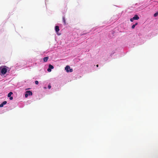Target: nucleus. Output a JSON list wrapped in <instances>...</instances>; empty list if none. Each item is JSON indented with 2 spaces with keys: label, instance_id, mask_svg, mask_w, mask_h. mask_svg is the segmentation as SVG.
Wrapping results in <instances>:
<instances>
[{
  "label": "nucleus",
  "instance_id": "f3484780",
  "mask_svg": "<svg viewBox=\"0 0 158 158\" xmlns=\"http://www.w3.org/2000/svg\"><path fill=\"white\" fill-rule=\"evenodd\" d=\"M134 19H133V18H131L130 19V21L131 22H132L133 21V20H134Z\"/></svg>",
  "mask_w": 158,
  "mask_h": 158
},
{
  "label": "nucleus",
  "instance_id": "0eeeda50",
  "mask_svg": "<svg viewBox=\"0 0 158 158\" xmlns=\"http://www.w3.org/2000/svg\"><path fill=\"white\" fill-rule=\"evenodd\" d=\"M48 56H47V57H44V61L45 62H46L48 60Z\"/></svg>",
  "mask_w": 158,
  "mask_h": 158
},
{
  "label": "nucleus",
  "instance_id": "6ab92c4d",
  "mask_svg": "<svg viewBox=\"0 0 158 158\" xmlns=\"http://www.w3.org/2000/svg\"><path fill=\"white\" fill-rule=\"evenodd\" d=\"M13 99V98L12 97H10V100H12Z\"/></svg>",
  "mask_w": 158,
  "mask_h": 158
},
{
  "label": "nucleus",
  "instance_id": "39448f33",
  "mask_svg": "<svg viewBox=\"0 0 158 158\" xmlns=\"http://www.w3.org/2000/svg\"><path fill=\"white\" fill-rule=\"evenodd\" d=\"M139 19V17L137 15H135L133 17V19L135 20H138Z\"/></svg>",
  "mask_w": 158,
  "mask_h": 158
},
{
  "label": "nucleus",
  "instance_id": "6e6552de",
  "mask_svg": "<svg viewBox=\"0 0 158 158\" xmlns=\"http://www.w3.org/2000/svg\"><path fill=\"white\" fill-rule=\"evenodd\" d=\"M62 19H63V22L64 23V25H66V21H65V17H63Z\"/></svg>",
  "mask_w": 158,
  "mask_h": 158
},
{
  "label": "nucleus",
  "instance_id": "f8f14e48",
  "mask_svg": "<svg viewBox=\"0 0 158 158\" xmlns=\"http://www.w3.org/2000/svg\"><path fill=\"white\" fill-rule=\"evenodd\" d=\"M35 83L36 85H38V84H39V82H38V81H35Z\"/></svg>",
  "mask_w": 158,
  "mask_h": 158
},
{
  "label": "nucleus",
  "instance_id": "20e7f679",
  "mask_svg": "<svg viewBox=\"0 0 158 158\" xmlns=\"http://www.w3.org/2000/svg\"><path fill=\"white\" fill-rule=\"evenodd\" d=\"M70 69V67L68 65H67L65 67V70L67 72H69V69Z\"/></svg>",
  "mask_w": 158,
  "mask_h": 158
},
{
  "label": "nucleus",
  "instance_id": "f03ea898",
  "mask_svg": "<svg viewBox=\"0 0 158 158\" xmlns=\"http://www.w3.org/2000/svg\"><path fill=\"white\" fill-rule=\"evenodd\" d=\"M53 68V66L51 64H49V65L48 68V69L47 71L49 72H50L51 71V69Z\"/></svg>",
  "mask_w": 158,
  "mask_h": 158
},
{
  "label": "nucleus",
  "instance_id": "f257e3e1",
  "mask_svg": "<svg viewBox=\"0 0 158 158\" xmlns=\"http://www.w3.org/2000/svg\"><path fill=\"white\" fill-rule=\"evenodd\" d=\"M10 68L6 66H3L0 67V73L1 75L5 74L7 71L10 70Z\"/></svg>",
  "mask_w": 158,
  "mask_h": 158
},
{
  "label": "nucleus",
  "instance_id": "423d86ee",
  "mask_svg": "<svg viewBox=\"0 0 158 158\" xmlns=\"http://www.w3.org/2000/svg\"><path fill=\"white\" fill-rule=\"evenodd\" d=\"M26 93H27L28 95H31L32 94V92L30 91H27Z\"/></svg>",
  "mask_w": 158,
  "mask_h": 158
},
{
  "label": "nucleus",
  "instance_id": "aec40b11",
  "mask_svg": "<svg viewBox=\"0 0 158 158\" xmlns=\"http://www.w3.org/2000/svg\"><path fill=\"white\" fill-rule=\"evenodd\" d=\"M135 26L137 25L138 24V23H135V24H134Z\"/></svg>",
  "mask_w": 158,
  "mask_h": 158
},
{
  "label": "nucleus",
  "instance_id": "9d476101",
  "mask_svg": "<svg viewBox=\"0 0 158 158\" xmlns=\"http://www.w3.org/2000/svg\"><path fill=\"white\" fill-rule=\"evenodd\" d=\"M158 15V12H156L154 14V17H156Z\"/></svg>",
  "mask_w": 158,
  "mask_h": 158
},
{
  "label": "nucleus",
  "instance_id": "412c9836",
  "mask_svg": "<svg viewBox=\"0 0 158 158\" xmlns=\"http://www.w3.org/2000/svg\"><path fill=\"white\" fill-rule=\"evenodd\" d=\"M96 66H97V67H98V64H97L96 65Z\"/></svg>",
  "mask_w": 158,
  "mask_h": 158
},
{
  "label": "nucleus",
  "instance_id": "ddd939ff",
  "mask_svg": "<svg viewBox=\"0 0 158 158\" xmlns=\"http://www.w3.org/2000/svg\"><path fill=\"white\" fill-rule=\"evenodd\" d=\"M135 24H133L132 25V28L133 29L135 28Z\"/></svg>",
  "mask_w": 158,
  "mask_h": 158
},
{
  "label": "nucleus",
  "instance_id": "1a4fd4ad",
  "mask_svg": "<svg viewBox=\"0 0 158 158\" xmlns=\"http://www.w3.org/2000/svg\"><path fill=\"white\" fill-rule=\"evenodd\" d=\"M13 94L12 92H10L8 94V97H11V96Z\"/></svg>",
  "mask_w": 158,
  "mask_h": 158
},
{
  "label": "nucleus",
  "instance_id": "4468645a",
  "mask_svg": "<svg viewBox=\"0 0 158 158\" xmlns=\"http://www.w3.org/2000/svg\"><path fill=\"white\" fill-rule=\"evenodd\" d=\"M69 72H72L73 71V69H70V68L69 69Z\"/></svg>",
  "mask_w": 158,
  "mask_h": 158
},
{
  "label": "nucleus",
  "instance_id": "2eb2a0df",
  "mask_svg": "<svg viewBox=\"0 0 158 158\" xmlns=\"http://www.w3.org/2000/svg\"><path fill=\"white\" fill-rule=\"evenodd\" d=\"M4 105L2 103L1 104H0V107H3Z\"/></svg>",
  "mask_w": 158,
  "mask_h": 158
},
{
  "label": "nucleus",
  "instance_id": "7ed1b4c3",
  "mask_svg": "<svg viewBox=\"0 0 158 158\" xmlns=\"http://www.w3.org/2000/svg\"><path fill=\"white\" fill-rule=\"evenodd\" d=\"M55 31H56V32L57 33L60 30V29H59V27L58 26H56L55 27Z\"/></svg>",
  "mask_w": 158,
  "mask_h": 158
},
{
  "label": "nucleus",
  "instance_id": "9b49d317",
  "mask_svg": "<svg viewBox=\"0 0 158 158\" xmlns=\"http://www.w3.org/2000/svg\"><path fill=\"white\" fill-rule=\"evenodd\" d=\"M2 104L3 105H5V104H6L7 103V102L6 101H4L2 103Z\"/></svg>",
  "mask_w": 158,
  "mask_h": 158
},
{
  "label": "nucleus",
  "instance_id": "dca6fc26",
  "mask_svg": "<svg viewBox=\"0 0 158 158\" xmlns=\"http://www.w3.org/2000/svg\"><path fill=\"white\" fill-rule=\"evenodd\" d=\"M28 94L27 93H26V94H25V96L26 98H27L28 96Z\"/></svg>",
  "mask_w": 158,
  "mask_h": 158
},
{
  "label": "nucleus",
  "instance_id": "a211bd4d",
  "mask_svg": "<svg viewBox=\"0 0 158 158\" xmlns=\"http://www.w3.org/2000/svg\"><path fill=\"white\" fill-rule=\"evenodd\" d=\"M48 89H50L51 87V85H49L48 86Z\"/></svg>",
  "mask_w": 158,
  "mask_h": 158
}]
</instances>
